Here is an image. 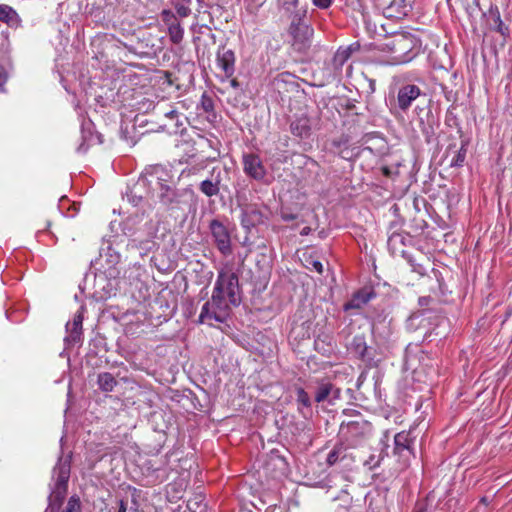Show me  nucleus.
I'll list each match as a JSON object with an SVG mask.
<instances>
[{"label":"nucleus","instance_id":"obj_1","mask_svg":"<svg viewBox=\"0 0 512 512\" xmlns=\"http://www.w3.org/2000/svg\"><path fill=\"white\" fill-rule=\"evenodd\" d=\"M214 321L223 323L230 313L231 306H238L241 302L239 279L231 270H221L218 273L211 300Z\"/></svg>","mask_w":512,"mask_h":512},{"label":"nucleus","instance_id":"obj_2","mask_svg":"<svg viewBox=\"0 0 512 512\" xmlns=\"http://www.w3.org/2000/svg\"><path fill=\"white\" fill-rule=\"evenodd\" d=\"M287 16L290 20L287 35L292 49L297 53H307L312 46L314 36V29L308 19L307 9L301 8Z\"/></svg>","mask_w":512,"mask_h":512},{"label":"nucleus","instance_id":"obj_3","mask_svg":"<svg viewBox=\"0 0 512 512\" xmlns=\"http://www.w3.org/2000/svg\"><path fill=\"white\" fill-rule=\"evenodd\" d=\"M70 477V460L60 458L53 469L54 484L49 495V504L45 512H59L67 494Z\"/></svg>","mask_w":512,"mask_h":512},{"label":"nucleus","instance_id":"obj_4","mask_svg":"<svg viewBox=\"0 0 512 512\" xmlns=\"http://www.w3.org/2000/svg\"><path fill=\"white\" fill-rule=\"evenodd\" d=\"M385 46L391 51L394 64L408 63L417 54L414 50V37L404 33L395 34Z\"/></svg>","mask_w":512,"mask_h":512},{"label":"nucleus","instance_id":"obj_5","mask_svg":"<svg viewBox=\"0 0 512 512\" xmlns=\"http://www.w3.org/2000/svg\"><path fill=\"white\" fill-rule=\"evenodd\" d=\"M413 443L414 438L411 437L410 431H401L394 436L393 454L397 457L401 469L407 468L415 457Z\"/></svg>","mask_w":512,"mask_h":512},{"label":"nucleus","instance_id":"obj_6","mask_svg":"<svg viewBox=\"0 0 512 512\" xmlns=\"http://www.w3.org/2000/svg\"><path fill=\"white\" fill-rule=\"evenodd\" d=\"M226 177H228L227 169L220 166L212 167L209 171V175L199 184L200 192L209 198L218 196L221 189L227 188L223 183Z\"/></svg>","mask_w":512,"mask_h":512},{"label":"nucleus","instance_id":"obj_7","mask_svg":"<svg viewBox=\"0 0 512 512\" xmlns=\"http://www.w3.org/2000/svg\"><path fill=\"white\" fill-rule=\"evenodd\" d=\"M213 242L223 256L232 254V242L228 228L219 220L213 219L209 223Z\"/></svg>","mask_w":512,"mask_h":512},{"label":"nucleus","instance_id":"obj_8","mask_svg":"<svg viewBox=\"0 0 512 512\" xmlns=\"http://www.w3.org/2000/svg\"><path fill=\"white\" fill-rule=\"evenodd\" d=\"M242 166L247 177L258 182L265 181L267 168L258 154L253 152L244 153L242 155Z\"/></svg>","mask_w":512,"mask_h":512},{"label":"nucleus","instance_id":"obj_9","mask_svg":"<svg viewBox=\"0 0 512 512\" xmlns=\"http://www.w3.org/2000/svg\"><path fill=\"white\" fill-rule=\"evenodd\" d=\"M414 0H381L379 6L384 9V14L389 18L400 19L412 10Z\"/></svg>","mask_w":512,"mask_h":512},{"label":"nucleus","instance_id":"obj_10","mask_svg":"<svg viewBox=\"0 0 512 512\" xmlns=\"http://www.w3.org/2000/svg\"><path fill=\"white\" fill-rule=\"evenodd\" d=\"M185 190H179L173 185L163 184L157 193L159 202L168 209H173L182 203Z\"/></svg>","mask_w":512,"mask_h":512},{"label":"nucleus","instance_id":"obj_11","mask_svg":"<svg viewBox=\"0 0 512 512\" xmlns=\"http://www.w3.org/2000/svg\"><path fill=\"white\" fill-rule=\"evenodd\" d=\"M263 222L264 215L256 205H246L242 208L241 225L247 232Z\"/></svg>","mask_w":512,"mask_h":512},{"label":"nucleus","instance_id":"obj_12","mask_svg":"<svg viewBox=\"0 0 512 512\" xmlns=\"http://www.w3.org/2000/svg\"><path fill=\"white\" fill-rule=\"evenodd\" d=\"M421 95V90L417 85L406 84L402 86L397 94V106L405 112L409 109L412 102Z\"/></svg>","mask_w":512,"mask_h":512},{"label":"nucleus","instance_id":"obj_13","mask_svg":"<svg viewBox=\"0 0 512 512\" xmlns=\"http://www.w3.org/2000/svg\"><path fill=\"white\" fill-rule=\"evenodd\" d=\"M376 293L372 288H362L355 292L351 299L344 304V310L360 309L365 306L371 299L375 298Z\"/></svg>","mask_w":512,"mask_h":512},{"label":"nucleus","instance_id":"obj_14","mask_svg":"<svg viewBox=\"0 0 512 512\" xmlns=\"http://www.w3.org/2000/svg\"><path fill=\"white\" fill-rule=\"evenodd\" d=\"M340 398V389L335 387L331 382L321 380L318 382V386L315 392V401L318 403L329 401L332 402L334 399Z\"/></svg>","mask_w":512,"mask_h":512},{"label":"nucleus","instance_id":"obj_15","mask_svg":"<svg viewBox=\"0 0 512 512\" xmlns=\"http://www.w3.org/2000/svg\"><path fill=\"white\" fill-rule=\"evenodd\" d=\"M169 178V173L161 165H154L146 168L145 173L142 176L143 181L147 180L149 183L155 182L158 185V189L163 184H168Z\"/></svg>","mask_w":512,"mask_h":512},{"label":"nucleus","instance_id":"obj_16","mask_svg":"<svg viewBox=\"0 0 512 512\" xmlns=\"http://www.w3.org/2000/svg\"><path fill=\"white\" fill-rule=\"evenodd\" d=\"M311 120L306 115L296 117L290 124L291 133L301 139H306L311 135Z\"/></svg>","mask_w":512,"mask_h":512},{"label":"nucleus","instance_id":"obj_17","mask_svg":"<svg viewBox=\"0 0 512 512\" xmlns=\"http://www.w3.org/2000/svg\"><path fill=\"white\" fill-rule=\"evenodd\" d=\"M164 19L171 22L168 26V34L170 40L174 44H179L183 40L184 30L181 27L180 23L177 21L176 17L170 11H163Z\"/></svg>","mask_w":512,"mask_h":512},{"label":"nucleus","instance_id":"obj_18","mask_svg":"<svg viewBox=\"0 0 512 512\" xmlns=\"http://www.w3.org/2000/svg\"><path fill=\"white\" fill-rule=\"evenodd\" d=\"M235 56L232 50L219 51L217 54V64L222 69L226 77H231L234 73Z\"/></svg>","mask_w":512,"mask_h":512},{"label":"nucleus","instance_id":"obj_19","mask_svg":"<svg viewBox=\"0 0 512 512\" xmlns=\"http://www.w3.org/2000/svg\"><path fill=\"white\" fill-rule=\"evenodd\" d=\"M367 424L365 421H349L343 422L340 426V433L347 437H354L358 434L364 433Z\"/></svg>","mask_w":512,"mask_h":512},{"label":"nucleus","instance_id":"obj_20","mask_svg":"<svg viewBox=\"0 0 512 512\" xmlns=\"http://www.w3.org/2000/svg\"><path fill=\"white\" fill-rule=\"evenodd\" d=\"M387 246L391 254L404 255L405 253V237L400 233H393L387 241Z\"/></svg>","mask_w":512,"mask_h":512},{"label":"nucleus","instance_id":"obj_21","mask_svg":"<svg viewBox=\"0 0 512 512\" xmlns=\"http://www.w3.org/2000/svg\"><path fill=\"white\" fill-rule=\"evenodd\" d=\"M356 49L353 47V45H350L348 47H345V48H342L340 47L333 59H332V64L334 66L335 69L337 70H340L342 68V66L347 62V60L350 58L351 54L353 53V51H355Z\"/></svg>","mask_w":512,"mask_h":512},{"label":"nucleus","instance_id":"obj_22","mask_svg":"<svg viewBox=\"0 0 512 512\" xmlns=\"http://www.w3.org/2000/svg\"><path fill=\"white\" fill-rule=\"evenodd\" d=\"M106 262L108 264V268L106 269L108 277L117 278L120 271L117 269L116 265L120 262V254L109 248L106 254Z\"/></svg>","mask_w":512,"mask_h":512},{"label":"nucleus","instance_id":"obj_23","mask_svg":"<svg viewBox=\"0 0 512 512\" xmlns=\"http://www.w3.org/2000/svg\"><path fill=\"white\" fill-rule=\"evenodd\" d=\"M97 384L102 392H112L117 385V380L111 373L102 372L97 376Z\"/></svg>","mask_w":512,"mask_h":512},{"label":"nucleus","instance_id":"obj_24","mask_svg":"<svg viewBox=\"0 0 512 512\" xmlns=\"http://www.w3.org/2000/svg\"><path fill=\"white\" fill-rule=\"evenodd\" d=\"M346 457V448L343 444L335 445L327 455V463L332 466Z\"/></svg>","mask_w":512,"mask_h":512},{"label":"nucleus","instance_id":"obj_25","mask_svg":"<svg viewBox=\"0 0 512 512\" xmlns=\"http://www.w3.org/2000/svg\"><path fill=\"white\" fill-rule=\"evenodd\" d=\"M348 143V137L341 135L339 138L333 139L331 145L342 158H347L345 152L348 150Z\"/></svg>","mask_w":512,"mask_h":512},{"label":"nucleus","instance_id":"obj_26","mask_svg":"<svg viewBox=\"0 0 512 512\" xmlns=\"http://www.w3.org/2000/svg\"><path fill=\"white\" fill-rule=\"evenodd\" d=\"M278 7L286 14H293L297 10H301L299 0H277Z\"/></svg>","mask_w":512,"mask_h":512},{"label":"nucleus","instance_id":"obj_27","mask_svg":"<svg viewBox=\"0 0 512 512\" xmlns=\"http://www.w3.org/2000/svg\"><path fill=\"white\" fill-rule=\"evenodd\" d=\"M213 312H215V308L212 307L210 302H205L204 305L202 306L198 322L202 324L208 323L209 325H211V321L214 320Z\"/></svg>","mask_w":512,"mask_h":512},{"label":"nucleus","instance_id":"obj_28","mask_svg":"<svg viewBox=\"0 0 512 512\" xmlns=\"http://www.w3.org/2000/svg\"><path fill=\"white\" fill-rule=\"evenodd\" d=\"M17 18L16 12L7 5H0V21L12 24Z\"/></svg>","mask_w":512,"mask_h":512},{"label":"nucleus","instance_id":"obj_29","mask_svg":"<svg viewBox=\"0 0 512 512\" xmlns=\"http://www.w3.org/2000/svg\"><path fill=\"white\" fill-rule=\"evenodd\" d=\"M351 349L360 357L366 354L367 346L362 336H355L351 342Z\"/></svg>","mask_w":512,"mask_h":512},{"label":"nucleus","instance_id":"obj_30","mask_svg":"<svg viewBox=\"0 0 512 512\" xmlns=\"http://www.w3.org/2000/svg\"><path fill=\"white\" fill-rule=\"evenodd\" d=\"M296 393V401L298 406H302L303 408L309 409L311 407V399L308 393L302 387H297L295 389Z\"/></svg>","mask_w":512,"mask_h":512},{"label":"nucleus","instance_id":"obj_31","mask_svg":"<svg viewBox=\"0 0 512 512\" xmlns=\"http://www.w3.org/2000/svg\"><path fill=\"white\" fill-rule=\"evenodd\" d=\"M199 107L206 113L214 111V101L211 96L204 92L201 96Z\"/></svg>","mask_w":512,"mask_h":512},{"label":"nucleus","instance_id":"obj_32","mask_svg":"<svg viewBox=\"0 0 512 512\" xmlns=\"http://www.w3.org/2000/svg\"><path fill=\"white\" fill-rule=\"evenodd\" d=\"M467 149L465 144H462L461 148L457 151L456 155L451 160L452 167H461L464 164L466 158Z\"/></svg>","mask_w":512,"mask_h":512},{"label":"nucleus","instance_id":"obj_33","mask_svg":"<svg viewBox=\"0 0 512 512\" xmlns=\"http://www.w3.org/2000/svg\"><path fill=\"white\" fill-rule=\"evenodd\" d=\"M82 322L83 317L81 314H77L74 316L72 322H68L66 324V331H82Z\"/></svg>","mask_w":512,"mask_h":512},{"label":"nucleus","instance_id":"obj_34","mask_svg":"<svg viewBox=\"0 0 512 512\" xmlns=\"http://www.w3.org/2000/svg\"><path fill=\"white\" fill-rule=\"evenodd\" d=\"M64 341L68 346H74L81 341L82 331H69Z\"/></svg>","mask_w":512,"mask_h":512},{"label":"nucleus","instance_id":"obj_35","mask_svg":"<svg viewBox=\"0 0 512 512\" xmlns=\"http://www.w3.org/2000/svg\"><path fill=\"white\" fill-rule=\"evenodd\" d=\"M80 511H81V505H80L79 498L76 496L70 497L64 512H80Z\"/></svg>","mask_w":512,"mask_h":512},{"label":"nucleus","instance_id":"obj_36","mask_svg":"<svg viewBox=\"0 0 512 512\" xmlns=\"http://www.w3.org/2000/svg\"><path fill=\"white\" fill-rule=\"evenodd\" d=\"M383 459L382 453L379 455L371 454L368 459L364 461V465L367 466L370 470L378 467L380 465L381 460Z\"/></svg>","mask_w":512,"mask_h":512},{"label":"nucleus","instance_id":"obj_37","mask_svg":"<svg viewBox=\"0 0 512 512\" xmlns=\"http://www.w3.org/2000/svg\"><path fill=\"white\" fill-rule=\"evenodd\" d=\"M175 9L179 16L187 17L191 13V9L188 4L181 3L179 1L175 2Z\"/></svg>","mask_w":512,"mask_h":512},{"label":"nucleus","instance_id":"obj_38","mask_svg":"<svg viewBox=\"0 0 512 512\" xmlns=\"http://www.w3.org/2000/svg\"><path fill=\"white\" fill-rule=\"evenodd\" d=\"M8 80V73L6 69L0 65V93L5 92V85Z\"/></svg>","mask_w":512,"mask_h":512},{"label":"nucleus","instance_id":"obj_39","mask_svg":"<svg viewBox=\"0 0 512 512\" xmlns=\"http://www.w3.org/2000/svg\"><path fill=\"white\" fill-rule=\"evenodd\" d=\"M333 0H312L314 6L319 9H327L331 6Z\"/></svg>","mask_w":512,"mask_h":512},{"label":"nucleus","instance_id":"obj_40","mask_svg":"<svg viewBox=\"0 0 512 512\" xmlns=\"http://www.w3.org/2000/svg\"><path fill=\"white\" fill-rule=\"evenodd\" d=\"M495 22L497 23V31L499 33H501L502 35H505L506 31L508 30L507 28L504 27L501 19H500V15L499 13L497 14L496 18H495Z\"/></svg>","mask_w":512,"mask_h":512},{"label":"nucleus","instance_id":"obj_41","mask_svg":"<svg viewBox=\"0 0 512 512\" xmlns=\"http://www.w3.org/2000/svg\"><path fill=\"white\" fill-rule=\"evenodd\" d=\"M178 115H179V112L174 108H171L170 110L164 112V116L171 120L177 119Z\"/></svg>","mask_w":512,"mask_h":512},{"label":"nucleus","instance_id":"obj_42","mask_svg":"<svg viewBox=\"0 0 512 512\" xmlns=\"http://www.w3.org/2000/svg\"><path fill=\"white\" fill-rule=\"evenodd\" d=\"M311 266L314 270H316L319 274L323 273V264L318 260H312Z\"/></svg>","mask_w":512,"mask_h":512},{"label":"nucleus","instance_id":"obj_43","mask_svg":"<svg viewBox=\"0 0 512 512\" xmlns=\"http://www.w3.org/2000/svg\"><path fill=\"white\" fill-rule=\"evenodd\" d=\"M382 172L385 176L392 177L393 175L398 174L397 171H393L390 167L384 166L382 167Z\"/></svg>","mask_w":512,"mask_h":512},{"label":"nucleus","instance_id":"obj_44","mask_svg":"<svg viewBox=\"0 0 512 512\" xmlns=\"http://www.w3.org/2000/svg\"><path fill=\"white\" fill-rule=\"evenodd\" d=\"M414 512H427L424 503L418 502L415 506Z\"/></svg>","mask_w":512,"mask_h":512},{"label":"nucleus","instance_id":"obj_45","mask_svg":"<svg viewBox=\"0 0 512 512\" xmlns=\"http://www.w3.org/2000/svg\"><path fill=\"white\" fill-rule=\"evenodd\" d=\"M142 244H144L143 248L150 250L152 248V246L154 245V242L151 240H146Z\"/></svg>","mask_w":512,"mask_h":512},{"label":"nucleus","instance_id":"obj_46","mask_svg":"<svg viewBox=\"0 0 512 512\" xmlns=\"http://www.w3.org/2000/svg\"><path fill=\"white\" fill-rule=\"evenodd\" d=\"M282 218L285 221H291V220L296 219V216L293 215V214H285V215L282 216Z\"/></svg>","mask_w":512,"mask_h":512},{"label":"nucleus","instance_id":"obj_47","mask_svg":"<svg viewBox=\"0 0 512 512\" xmlns=\"http://www.w3.org/2000/svg\"><path fill=\"white\" fill-rule=\"evenodd\" d=\"M118 512H126V504L123 500H120L119 502Z\"/></svg>","mask_w":512,"mask_h":512},{"label":"nucleus","instance_id":"obj_48","mask_svg":"<svg viewBox=\"0 0 512 512\" xmlns=\"http://www.w3.org/2000/svg\"><path fill=\"white\" fill-rule=\"evenodd\" d=\"M320 344H321L320 339H319V338H318V339H316V340H315V342H314L315 349H316L317 351H322V350H323V352H326V350H325L324 348H319V345H320Z\"/></svg>","mask_w":512,"mask_h":512},{"label":"nucleus","instance_id":"obj_49","mask_svg":"<svg viewBox=\"0 0 512 512\" xmlns=\"http://www.w3.org/2000/svg\"><path fill=\"white\" fill-rule=\"evenodd\" d=\"M311 231L310 227H304L301 231V235H308Z\"/></svg>","mask_w":512,"mask_h":512},{"label":"nucleus","instance_id":"obj_50","mask_svg":"<svg viewBox=\"0 0 512 512\" xmlns=\"http://www.w3.org/2000/svg\"><path fill=\"white\" fill-rule=\"evenodd\" d=\"M199 169H200V168H198V167H196V166H194V167H192V168H189V169H188V174H195V173H196V171H198Z\"/></svg>","mask_w":512,"mask_h":512},{"label":"nucleus","instance_id":"obj_51","mask_svg":"<svg viewBox=\"0 0 512 512\" xmlns=\"http://www.w3.org/2000/svg\"><path fill=\"white\" fill-rule=\"evenodd\" d=\"M428 300H429L428 298H420V299H419V303H420L421 305H425V304H427V303H428Z\"/></svg>","mask_w":512,"mask_h":512},{"label":"nucleus","instance_id":"obj_52","mask_svg":"<svg viewBox=\"0 0 512 512\" xmlns=\"http://www.w3.org/2000/svg\"><path fill=\"white\" fill-rule=\"evenodd\" d=\"M130 245H131L132 248H137L138 247V244H137L135 239L131 241Z\"/></svg>","mask_w":512,"mask_h":512},{"label":"nucleus","instance_id":"obj_53","mask_svg":"<svg viewBox=\"0 0 512 512\" xmlns=\"http://www.w3.org/2000/svg\"><path fill=\"white\" fill-rule=\"evenodd\" d=\"M481 503H483V504L487 505V503H488L487 498H486V497H483V498L481 499Z\"/></svg>","mask_w":512,"mask_h":512},{"label":"nucleus","instance_id":"obj_54","mask_svg":"<svg viewBox=\"0 0 512 512\" xmlns=\"http://www.w3.org/2000/svg\"><path fill=\"white\" fill-rule=\"evenodd\" d=\"M265 0H261V2L259 3V6L263 5Z\"/></svg>","mask_w":512,"mask_h":512},{"label":"nucleus","instance_id":"obj_55","mask_svg":"<svg viewBox=\"0 0 512 512\" xmlns=\"http://www.w3.org/2000/svg\"><path fill=\"white\" fill-rule=\"evenodd\" d=\"M232 85L236 86V81L235 80L232 81Z\"/></svg>","mask_w":512,"mask_h":512},{"label":"nucleus","instance_id":"obj_56","mask_svg":"<svg viewBox=\"0 0 512 512\" xmlns=\"http://www.w3.org/2000/svg\"><path fill=\"white\" fill-rule=\"evenodd\" d=\"M377 1H378V3H379L381 0H377Z\"/></svg>","mask_w":512,"mask_h":512}]
</instances>
